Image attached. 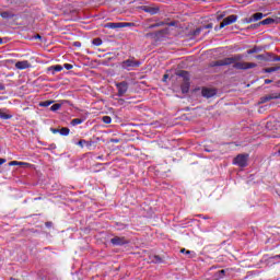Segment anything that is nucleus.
Returning <instances> with one entry per match:
<instances>
[{"label":"nucleus","mask_w":280,"mask_h":280,"mask_svg":"<svg viewBox=\"0 0 280 280\" xmlns=\"http://www.w3.org/2000/svg\"><path fill=\"white\" fill-rule=\"evenodd\" d=\"M237 60H242V57L240 55L234 57H228L223 60L217 61V67H226L229 65H233L234 69H240L246 71V69H255L257 67V63L254 62H237Z\"/></svg>","instance_id":"f257e3e1"},{"label":"nucleus","mask_w":280,"mask_h":280,"mask_svg":"<svg viewBox=\"0 0 280 280\" xmlns=\"http://www.w3.org/2000/svg\"><path fill=\"white\" fill-rule=\"evenodd\" d=\"M233 165H237L238 167H246V165H248V154H238L233 160Z\"/></svg>","instance_id":"f03ea898"},{"label":"nucleus","mask_w":280,"mask_h":280,"mask_svg":"<svg viewBox=\"0 0 280 280\" xmlns=\"http://www.w3.org/2000/svg\"><path fill=\"white\" fill-rule=\"evenodd\" d=\"M141 67V61H137L135 59H127L122 62V69L127 71H132V69Z\"/></svg>","instance_id":"7ed1b4c3"},{"label":"nucleus","mask_w":280,"mask_h":280,"mask_svg":"<svg viewBox=\"0 0 280 280\" xmlns=\"http://www.w3.org/2000/svg\"><path fill=\"white\" fill-rule=\"evenodd\" d=\"M116 89L118 91L117 93L118 97H124V95L128 93V82L122 81V82L116 83Z\"/></svg>","instance_id":"20e7f679"},{"label":"nucleus","mask_w":280,"mask_h":280,"mask_svg":"<svg viewBox=\"0 0 280 280\" xmlns=\"http://www.w3.org/2000/svg\"><path fill=\"white\" fill-rule=\"evenodd\" d=\"M236 21H237V15H229L221 22L220 30H222V27H226V25H232V23H235Z\"/></svg>","instance_id":"39448f33"},{"label":"nucleus","mask_w":280,"mask_h":280,"mask_svg":"<svg viewBox=\"0 0 280 280\" xmlns=\"http://www.w3.org/2000/svg\"><path fill=\"white\" fill-rule=\"evenodd\" d=\"M130 26V23H124V22H110L106 24V27H108L109 30H119L121 27H128Z\"/></svg>","instance_id":"423d86ee"},{"label":"nucleus","mask_w":280,"mask_h":280,"mask_svg":"<svg viewBox=\"0 0 280 280\" xmlns=\"http://www.w3.org/2000/svg\"><path fill=\"white\" fill-rule=\"evenodd\" d=\"M270 100H280V92H275L271 94H267L266 96H262L260 98V104H266V102H270Z\"/></svg>","instance_id":"0eeeda50"},{"label":"nucleus","mask_w":280,"mask_h":280,"mask_svg":"<svg viewBox=\"0 0 280 280\" xmlns=\"http://www.w3.org/2000/svg\"><path fill=\"white\" fill-rule=\"evenodd\" d=\"M110 242L114 246H124V244H128V241H126V238L119 236H115L110 240Z\"/></svg>","instance_id":"6e6552de"},{"label":"nucleus","mask_w":280,"mask_h":280,"mask_svg":"<svg viewBox=\"0 0 280 280\" xmlns=\"http://www.w3.org/2000/svg\"><path fill=\"white\" fill-rule=\"evenodd\" d=\"M15 67L20 70H23V69H30L32 67V65H30V61L24 60V61H18L15 63Z\"/></svg>","instance_id":"1a4fd4ad"},{"label":"nucleus","mask_w":280,"mask_h":280,"mask_svg":"<svg viewBox=\"0 0 280 280\" xmlns=\"http://www.w3.org/2000/svg\"><path fill=\"white\" fill-rule=\"evenodd\" d=\"M261 19H264V13H255L254 15H252V18H249L246 23H253L255 21H261Z\"/></svg>","instance_id":"9d476101"},{"label":"nucleus","mask_w":280,"mask_h":280,"mask_svg":"<svg viewBox=\"0 0 280 280\" xmlns=\"http://www.w3.org/2000/svg\"><path fill=\"white\" fill-rule=\"evenodd\" d=\"M201 93L203 97H213V95H215V90L206 88L201 91Z\"/></svg>","instance_id":"9b49d317"},{"label":"nucleus","mask_w":280,"mask_h":280,"mask_svg":"<svg viewBox=\"0 0 280 280\" xmlns=\"http://www.w3.org/2000/svg\"><path fill=\"white\" fill-rule=\"evenodd\" d=\"M143 11L149 14H159V7H143Z\"/></svg>","instance_id":"f8f14e48"},{"label":"nucleus","mask_w":280,"mask_h":280,"mask_svg":"<svg viewBox=\"0 0 280 280\" xmlns=\"http://www.w3.org/2000/svg\"><path fill=\"white\" fill-rule=\"evenodd\" d=\"M0 119H12V114H8V109L0 108Z\"/></svg>","instance_id":"ddd939ff"},{"label":"nucleus","mask_w":280,"mask_h":280,"mask_svg":"<svg viewBox=\"0 0 280 280\" xmlns=\"http://www.w3.org/2000/svg\"><path fill=\"white\" fill-rule=\"evenodd\" d=\"M179 78H183L184 82H189V72L182 70L178 72Z\"/></svg>","instance_id":"4468645a"},{"label":"nucleus","mask_w":280,"mask_h":280,"mask_svg":"<svg viewBox=\"0 0 280 280\" xmlns=\"http://www.w3.org/2000/svg\"><path fill=\"white\" fill-rule=\"evenodd\" d=\"M48 71H52V74L58 73V72L62 71V66H60V65L51 66L50 68H48Z\"/></svg>","instance_id":"2eb2a0df"},{"label":"nucleus","mask_w":280,"mask_h":280,"mask_svg":"<svg viewBox=\"0 0 280 280\" xmlns=\"http://www.w3.org/2000/svg\"><path fill=\"white\" fill-rule=\"evenodd\" d=\"M182 93H189V81H184L182 84Z\"/></svg>","instance_id":"dca6fc26"},{"label":"nucleus","mask_w":280,"mask_h":280,"mask_svg":"<svg viewBox=\"0 0 280 280\" xmlns=\"http://www.w3.org/2000/svg\"><path fill=\"white\" fill-rule=\"evenodd\" d=\"M51 104H54V101H44L39 103V106L47 108L48 106H51Z\"/></svg>","instance_id":"f3484780"},{"label":"nucleus","mask_w":280,"mask_h":280,"mask_svg":"<svg viewBox=\"0 0 280 280\" xmlns=\"http://www.w3.org/2000/svg\"><path fill=\"white\" fill-rule=\"evenodd\" d=\"M59 132H60V135H62V137H69L70 130H69V128L63 127V128H61V129L59 130Z\"/></svg>","instance_id":"a211bd4d"},{"label":"nucleus","mask_w":280,"mask_h":280,"mask_svg":"<svg viewBox=\"0 0 280 280\" xmlns=\"http://www.w3.org/2000/svg\"><path fill=\"white\" fill-rule=\"evenodd\" d=\"M83 121L81 118H74L71 120V126H80Z\"/></svg>","instance_id":"6ab92c4d"},{"label":"nucleus","mask_w":280,"mask_h":280,"mask_svg":"<svg viewBox=\"0 0 280 280\" xmlns=\"http://www.w3.org/2000/svg\"><path fill=\"white\" fill-rule=\"evenodd\" d=\"M279 67L266 68L265 73H275V71H279Z\"/></svg>","instance_id":"aec40b11"},{"label":"nucleus","mask_w":280,"mask_h":280,"mask_svg":"<svg viewBox=\"0 0 280 280\" xmlns=\"http://www.w3.org/2000/svg\"><path fill=\"white\" fill-rule=\"evenodd\" d=\"M60 108H62V105L61 104H54L51 107H50V110L52 113H56V110H60Z\"/></svg>","instance_id":"412c9836"},{"label":"nucleus","mask_w":280,"mask_h":280,"mask_svg":"<svg viewBox=\"0 0 280 280\" xmlns=\"http://www.w3.org/2000/svg\"><path fill=\"white\" fill-rule=\"evenodd\" d=\"M272 22H273L272 19L267 18V19H265V20H262V21L260 22V25H270V23H272Z\"/></svg>","instance_id":"4be33fe9"},{"label":"nucleus","mask_w":280,"mask_h":280,"mask_svg":"<svg viewBox=\"0 0 280 280\" xmlns=\"http://www.w3.org/2000/svg\"><path fill=\"white\" fill-rule=\"evenodd\" d=\"M77 145H80V148H84V145H91V143H89V141L86 140H80L79 142H77Z\"/></svg>","instance_id":"5701e85b"},{"label":"nucleus","mask_w":280,"mask_h":280,"mask_svg":"<svg viewBox=\"0 0 280 280\" xmlns=\"http://www.w3.org/2000/svg\"><path fill=\"white\" fill-rule=\"evenodd\" d=\"M92 43H93V45H95V47H100V45H102V39L101 38H94Z\"/></svg>","instance_id":"b1692460"},{"label":"nucleus","mask_w":280,"mask_h":280,"mask_svg":"<svg viewBox=\"0 0 280 280\" xmlns=\"http://www.w3.org/2000/svg\"><path fill=\"white\" fill-rule=\"evenodd\" d=\"M102 120L104 121V124H110V121H113V118H110V116H104Z\"/></svg>","instance_id":"393cba45"},{"label":"nucleus","mask_w":280,"mask_h":280,"mask_svg":"<svg viewBox=\"0 0 280 280\" xmlns=\"http://www.w3.org/2000/svg\"><path fill=\"white\" fill-rule=\"evenodd\" d=\"M63 69H67V71H71V69H73V65H71V63H65V65H63Z\"/></svg>","instance_id":"a878e982"},{"label":"nucleus","mask_w":280,"mask_h":280,"mask_svg":"<svg viewBox=\"0 0 280 280\" xmlns=\"http://www.w3.org/2000/svg\"><path fill=\"white\" fill-rule=\"evenodd\" d=\"M226 273V270L222 269L218 272L219 279H223L224 275Z\"/></svg>","instance_id":"bb28decb"},{"label":"nucleus","mask_w":280,"mask_h":280,"mask_svg":"<svg viewBox=\"0 0 280 280\" xmlns=\"http://www.w3.org/2000/svg\"><path fill=\"white\" fill-rule=\"evenodd\" d=\"M9 165H25L24 162H19V161H12L9 163Z\"/></svg>","instance_id":"cd10ccee"},{"label":"nucleus","mask_w":280,"mask_h":280,"mask_svg":"<svg viewBox=\"0 0 280 280\" xmlns=\"http://www.w3.org/2000/svg\"><path fill=\"white\" fill-rule=\"evenodd\" d=\"M180 253H184L185 255H191V252L185 248L180 249Z\"/></svg>","instance_id":"c85d7f7f"},{"label":"nucleus","mask_w":280,"mask_h":280,"mask_svg":"<svg viewBox=\"0 0 280 280\" xmlns=\"http://www.w3.org/2000/svg\"><path fill=\"white\" fill-rule=\"evenodd\" d=\"M247 54H257V48H253V49H249L247 50Z\"/></svg>","instance_id":"c756f323"},{"label":"nucleus","mask_w":280,"mask_h":280,"mask_svg":"<svg viewBox=\"0 0 280 280\" xmlns=\"http://www.w3.org/2000/svg\"><path fill=\"white\" fill-rule=\"evenodd\" d=\"M1 16H2V19H8V16H10V15L8 12H3V13H1Z\"/></svg>","instance_id":"7c9ffc66"},{"label":"nucleus","mask_w":280,"mask_h":280,"mask_svg":"<svg viewBox=\"0 0 280 280\" xmlns=\"http://www.w3.org/2000/svg\"><path fill=\"white\" fill-rule=\"evenodd\" d=\"M273 62H280V56H276V57H273Z\"/></svg>","instance_id":"2f4dec72"},{"label":"nucleus","mask_w":280,"mask_h":280,"mask_svg":"<svg viewBox=\"0 0 280 280\" xmlns=\"http://www.w3.org/2000/svg\"><path fill=\"white\" fill-rule=\"evenodd\" d=\"M5 159H3V158H0V165H3V163H5Z\"/></svg>","instance_id":"473e14b6"},{"label":"nucleus","mask_w":280,"mask_h":280,"mask_svg":"<svg viewBox=\"0 0 280 280\" xmlns=\"http://www.w3.org/2000/svg\"><path fill=\"white\" fill-rule=\"evenodd\" d=\"M81 45H82V44H80V42H75V43H74V46H75V47H81Z\"/></svg>","instance_id":"72a5a7b5"},{"label":"nucleus","mask_w":280,"mask_h":280,"mask_svg":"<svg viewBox=\"0 0 280 280\" xmlns=\"http://www.w3.org/2000/svg\"><path fill=\"white\" fill-rule=\"evenodd\" d=\"M270 82H272L270 79L265 80V84H270Z\"/></svg>","instance_id":"f704fd0d"},{"label":"nucleus","mask_w":280,"mask_h":280,"mask_svg":"<svg viewBox=\"0 0 280 280\" xmlns=\"http://www.w3.org/2000/svg\"><path fill=\"white\" fill-rule=\"evenodd\" d=\"M112 143H119V140L113 139V140H112Z\"/></svg>","instance_id":"c9c22d12"},{"label":"nucleus","mask_w":280,"mask_h":280,"mask_svg":"<svg viewBox=\"0 0 280 280\" xmlns=\"http://www.w3.org/2000/svg\"><path fill=\"white\" fill-rule=\"evenodd\" d=\"M3 89H5V86L0 83V91H3Z\"/></svg>","instance_id":"e433bc0d"},{"label":"nucleus","mask_w":280,"mask_h":280,"mask_svg":"<svg viewBox=\"0 0 280 280\" xmlns=\"http://www.w3.org/2000/svg\"><path fill=\"white\" fill-rule=\"evenodd\" d=\"M3 44V39L2 38H0V45H2Z\"/></svg>","instance_id":"4c0bfd02"},{"label":"nucleus","mask_w":280,"mask_h":280,"mask_svg":"<svg viewBox=\"0 0 280 280\" xmlns=\"http://www.w3.org/2000/svg\"><path fill=\"white\" fill-rule=\"evenodd\" d=\"M267 128H270V125L267 122Z\"/></svg>","instance_id":"58836bf2"},{"label":"nucleus","mask_w":280,"mask_h":280,"mask_svg":"<svg viewBox=\"0 0 280 280\" xmlns=\"http://www.w3.org/2000/svg\"><path fill=\"white\" fill-rule=\"evenodd\" d=\"M52 132H58V130L54 129Z\"/></svg>","instance_id":"ea45409f"},{"label":"nucleus","mask_w":280,"mask_h":280,"mask_svg":"<svg viewBox=\"0 0 280 280\" xmlns=\"http://www.w3.org/2000/svg\"><path fill=\"white\" fill-rule=\"evenodd\" d=\"M37 38H40V35H37Z\"/></svg>","instance_id":"a19ab883"},{"label":"nucleus","mask_w":280,"mask_h":280,"mask_svg":"<svg viewBox=\"0 0 280 280\" xmlns=\"http://www.w3.org/2000/svg\"><path fill=\"white\" fill-rule=\"evenodd\" d=\"M223 15L219 16V19H222Z\"/></svg>","instance_id":"79ce46f5"},{"label":"nucleus","mask_w":280,"mask_h":280,"mask_svg":"<svg viewBox=\"0 0 280 280\" xmlns=\"http://www.w3.org/2000/svg\"><path fill=\"white\" fill-rule=\"evenodd\" d=\"M165 79H167V75H164Z\"/></svg>","instance_id":"37998d69"}]
</instances>
